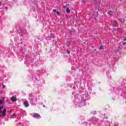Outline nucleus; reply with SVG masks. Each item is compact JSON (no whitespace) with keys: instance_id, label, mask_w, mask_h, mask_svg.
Returning <instances> with one entry per match:
<instances>
[{"instance_id":"nucleus-1","label":"nucleus","mask_w":126,"mask_h":126,"mask_svg":"<svg viewBox=\"0 0 126 126\" xmlns=\"http://www.w3.org/2000/svg\"><path fill=\"white\" fill-rule=\"evenodd\" d=\"M2 108H3V106L0 107V117H4L6 114V109L4 108L2 110Z\"/></svg>"},{"instance_id":"nucleus-2","label":"nucleus","mask_w":126,"mask_h":126,"mask_svg":"<svg viewBox=\"0 0 126 126\" xmlns=\"http://www.w3.org/2000/svg\"><path fill=\"white\" fill-rule=\"evenodd\" d=\"M29 99H30V103L31 105H36L37 104V98L35 97V96L29 97Z\"/></svg>"},{"instance_id":"nucleus-3","label":"nucleus","mask_w":126,"mask_h":126,"mask_svg":"<svg viewBox=\"0 0 126 126\" xmlns=\"http://www.w3.org/2000/svg\"><path fill=\"white\" fill-rule=\"evenodd\" d=\"M109 11L108 12V14L109 15H114L115 16V14L114 13L117 11V7L114 6L111 8H110Z\"/></svg>"},{"instance_id":"nucleus-4","label":"nucleus","mask_w":126,"mask_h":126,"mask_svg":"<svg viewBox=\"0 0 126 126\" xmlns=\"http://www.w3.org/2000/svg\"><path fill=\"white\" fill-rule=\"evenodd\" d=\"M85 101H86V99H82V101L79 102L77 104V106H78V107H82V106H84V105H85V103L84 102H85Z\"/></svg>"},{"instance_id":"nucleus-5","label":"nucleus","mask_w":126,"mask_h":126,"mask_svg":"<svg viewBox=\"0 0 126 126\" xmlns=\"http://www.w3.org/2000/svg\"><path fill=\"white\" fill-rule=\"evenodd\" d=\"M98 11H99L98 8H97L94 11L93 15L94 16V17H97V16H98Z\"/></svg>"},{"instance_id":"nucleus-6","label":"nucleus","mask_w":126,"mask_h":126,"mask_svg":"<svg viewBox=\"0 0 126 126\" xmlns=\"http://www.w3.org/2000/svg\"><path fill=\"white\" fill-rule=\"evenodd\" d=\"M24 105L26 108H28V107H29V103H28V101H24Z\"/></svg>"},{"instance_id":"nucleus-7","label":"nucleus","mask_w":126,"mask_h":126,"mask_svg":"<svg viewBox=\"0 0 126 126\" xmlns=\"http://www.w3.org/2000/svg\"><path fill=\"white\" fill-rule=\"evenodd\" d=\"M112 26H113V27H116V26L118 25V23L117 22V21H114L112 23Z\"/></svg>"},{"instance_id":"nucleus-8","label":"nucleus","mask_w":126,"mask_h":126,"mask_svg":"<svg viewBox=\"0 0 126 126\" xmlns=\"http://www.w3.org/2000/svg\"><path fill=\"white\" fill-rule=\"evenodd\" d=\"M11 101H12L13 102H15L16 101V97L15 96H12L11 98Z\"/></svg>"},{"instance_id":"nucleus-9","label":"nucleus","mask_w":126,"mask_h":126,"mask_svg":"<svg viewBox=\"0 0 126 126\" xmlns=\"http://www.w3.org/2000/svg\"><path fill=\"white\" fill-rule=\"evenodd\" d=\"M33 118H39L40 117V115L37 113L34 114L33 115Z\"/></svg>"},{"instance_id":"nucleus-10","label":"nucleus","mask_w":126,"mask_h":126,"mask_svg":"<svg viewBox=\"0 0 126 126\" xmlns=\"http://www.w3.org/2000/svg\"><path fill=\"white\" fill-rule=\"evenodd\" d=\"M3 101H4V97H2V99L0 100V105H1V104H2Z\"/></svg>"},{"instance_id":"nucleus-11","label":"nucleus","mask_w":126,"mask_h":126,"mask_svg":"<svg viewBox=\"0 0 126 126\" xmlns=\"http://www.w3.org/2000/svg\"><path fill=\"white\" fill-rule=\"evenodd\" d=\"M3 101H4V97H2V99L0 100V105H1V104H2Z\"/></svg>"},{"instance_id":"nucleus-12","label":"nucleus","mask_w":126,"mask_h":126,"mask_svg":"<svg viewBox=\"0 0 126 126\" xmlns=\"http://www.w3.org/2000/svg\"><path fill=\"white\" fill-rule=\"evenodd\" d=\"M119 21H120V22H125L126 21V20H125V19H119Z\"/></svg>"},{"instance_id":"nucleus-13","label":"nucleus","mask_w":126,"mask_h":126,"mask_svg":"<svg viewBox=\"0 0 126 126\" xmlns=\"http://www.w3.org/2000/svg\"><path fill=\"white\" fill-rule=\"evenodd\" d=\"M66 12H67L68 13H69V12H70V10L69 9H68V8H66Z\"/></svg>"},{"instance_id":"nucleus-14","label":"nucleus","mask_w":126,"mask_h":126,"mask_svg":"<svg viewBox=\"0 0 126 126\" xmlns=\"http://www.w3.org/2000/svg\"><path fill=\"white\" fill-rule=\"evenodd\" d=\"M103 49H104V48L103 47V46L102 45H101L99 48V50H103Z\"/></svg>"},{"instance_id":"nucleus-15","label":"nucleus","mask_w":126,"mask_h":126,"mask_svg":"<svg viewBox=\"0 0 126 126\" xmlns=\"http://www.w3.org/2000/svg\"><path fill=\"white\" fill-rule=\"evenodd\" d=\"M122 40H123V41H126V37H123Z\"/></svg>"},{"instance_id":"nucleus-16","label":"nucleus","mask_w":126,"mask_h":126,"mask_svg":"<svg viewBox=\"0 0 126 126\" xmlns=\"http://www.w3.org/2000/svg\"><path fill=\"white\" fill-rule=\"evenodd\" d=\"M53 11H54V12H57L58 11H57V9H54Z\"/></svg>"},{"instance_id":"nucleus-17","label":"nucleus","mask_w":126,"mask_h":126,"mask_svg":"<svg viewBox=\"0 0 126 126\" xmlns=\"http://www.w3.org/2000/svg\"><path fill=\"white\" fill-rule=\"evenodd\" d=\"M56 13H57V15H60V13H59V12L58 11L56 12Z\"/></svg>"},{"instance_id":"nucleus-18","label":"nucleus","mask_w":126,"mask_h":126,"mask_svg":"<svg viewBox=\"0 0 126 126\" xmlns=\"http://www.w3.org/2000/svg\"><path fill=\"white\" fill-rule=\"evenodd\" d=\"M123 45H124V46H126V42H124L123 43Z\"/></svg>"},{"instance_id":"nucleus-19","label":"nucleus","mask_w":126,"mask_h":126,"mask_svg":"<svg viewBox=\"0 0 126 126\" xmlns=\"http://www.w3.org/2000/svg\"><path fill=\"white\" fill-rule=\"evenodd\" d=\"M67 54H70V52H69L68 50H67Z\"/></svg>"},{"instance_id":"nucleus-20","label":"nucleus","mask_w":126,"mask_h":126,"mask_svg":"<svg viewBox=\"0 0 126 126\" xmlns=\"http://www.w3.org/2000/svg\"><path fill=\"white\" fill-rule=\"evenodd\" d=\"M2 4V2L0 1V5H1Z\"/></svg>"},{"instance_id":"nucleus-21","label":"nucleus","mask_w":126,"mask_h":126,"mask_svg":"<svg viewBox=\"0 0 126 126\" xmlns=\"http://www.w3.org/2000/svg\"><path fill=\"white\" fill-rule=\"evenodd\" d=\"M82 2H84V3H85V0H84L82 1Z\"/></svg>"},{"instance_id":"nucleus-22","label":"nucleus","mask_w":126,"mask_h":126,"mask_svg":"<svg viewBox=\"0 0 126 126\" xmlns=\"http://www.w3.org/2000/svg\"><path fill=\"white\" fill-rule=\"evenodd\" d=\"M2 88H5V85H3V86H2Z\"/></svg>"},{"instance_id":"nucleus-23","label":"nucleus","mask_w":126,"mask_h":126,"mask_svg":"<svg viewBox=\"0 0 126 126\" xmlns=\"http://www.w3.org/2000/svg\"><path fill=\"white\" fill-rule=\"evenodd\" d=\"M5 9H6V10H7V9H8L7 7H5Z\"/></svg>"},{"instance_id":"nucleus-24","label":"nucleus","mask_w":126,"mask_h":126,"mask_svg":"<svg viewBox=\"0 0 126 126\" xmlns=\"http://www.w3.org/2000/svg\"><path fill=\"white\" fill-rule=\"evenodd\" d=\"M12 116H15V114L14 113Z\"/></svg>"},{"instance_id":"nucleus-25","label":"nucleus","mask_w":126,"mask_h":126,"mask_svg":"<svg viewBox=\"0 0 126 126\" xmlns=\"http://www.w3.org/2000/svg\"><path fill=\"white\" fill-rule=\"evenodd\" d=\"M29 96H30V97H31V94H30Z\"/></svg>"},{"instance_id":"nucleus-26","label":"nucleus","mask_w":126,"mask_h":126,"mask_svg":"<svg viewBox=\"0 0 126 126\" xmlns=\"http://www.w3.org/2000/svg\"><path fill=\"white\" fill-rule=\"evenodd\" d=\"M43 107H46V105H43Z\"/></svg>"},{"instance_id":"nucleus-27","label":"nucleus","mask_w":126,"mask_h":126,"mask_svg":"<svg viewBox=\"0 0 126 126\" xmlns=\"http://www.w3.org/2000/svg\"><path fill=\"white\" fill-rule=\"evenodd\" d=\"M94 120H96V118H94Z\"/></svg>"},{"instance_id":"nucleus-28","label":"nucleus","mask_w":126,"mask_h":126,"mask_svg":"<svg viewBox=\"0 0 126 126\" xmlns=\"http://www.w3.org/2000/svg\"><path fill=\"white\" fill-rule=\"evenodd\" d=\"M117 51H119V49H118V50H117L116 51H115V52H117Z\"/></svg>"},{"instance_id":"nucleus-29","label":"nucleus","mask_w":126,"mask_h":126,"mask_svg":"<svg viewBox=\"0 0 126 126\" xmlns=\"http://www.w3.org/2000/svg\"><path fill=\"white\" fill-rule=\"evenodd\" d=\"M93 123H95V122L93 121Z\"/></svg>"}]
</instances>
